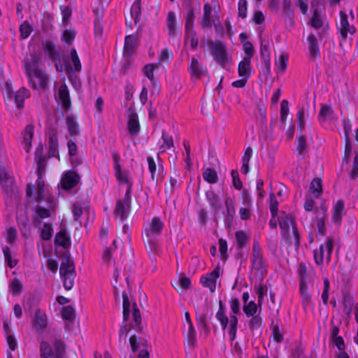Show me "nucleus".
Instances as JSON below:
<instances>
[{
  "label": "nucleus",
  "mask_w": 358,
  "mask_h": 358,
  "mask_svg": "<svg viewBox=\"0 0 358 358\" xmlns=\"http://www.w3.org/2000/svg\"><path fill=\"white\" fill-rule=\"evenodd\" d=\"M289 113L288 101L282 100L280 103V120L285 123Z\"/></svg>",
  "instance_id": "nucleus-56"
},
{
  "label": "nucleus",
  "mask_w": 358,
  "mask_h": 358,
  "mask_svg": "<svg viewBox=\"0 0 358 358\" xmlns=\"http://www.w3.org/2000/svg\"><path fill=\"white\" fill-rule=\"evenodd\" d=\"M30 93L28 90L24 87L20 88L17 91L15 96V102L18 108H21L24 106V99L29 97Z\"/></svg>",
  "instance_id": "nucleus-32"
},
{
  "label": "nucleus",
  "mask_w": 358,
  "mask_h": 358,
  "mask_svg": "<svg viewBox=\"0 0 358 358\" xmlns=\"http://www.w3.org/2000/svg\"><path fill=\"white\" fill-rule=\"evenodd\" d=\"M34 127L30 124L26 126L24 131H22L23 144L24 149L26 152H29L31 148V141L34 136Z\"/></svg>",
  "instance_id": "nucleus-20"
},
{
  "label": "nucleus",
  "mask_w": 358,
  "mask_h": 358,
  "mask_svg": "<svg viewBox=\"0 0 358 358\" xmlns=\"http://www.w3.org/2000/svg\"><path fill=\"white\" fill-rule=\"evenodd\" d=\"M310 192L313 194L315 198H318L322 192V180L315 178L313 180L310 186Z\"/></svg>",
  "instance_id": "nucleus-34"
},
{
  "label": "nucleus",
  "mask_w": 358,
  "mask_h": 358,
  "mask_svg": "<svg viewBox=\"0 0 358 358\" xmlns=\"http://www.w3.org/2000/svg\"><path fill=\"white\" fill-rule=\"evenodd\" d=\"M327 206L321 203L320 206L316 207L315 213L317 222L325 221L327 217Z\"/></svg>",
  "instance_id": "nucleus-43"
},
{
  "label": "nucleus",
  "mask_w": 358,
  "mask_h": 358,
  "mask_svg": "<svg viewBox=\"0 0 358 358\" xmlns=\"http://www.w3.org/2000/svg\"><path fill=\"white\" fill-rule=\"evenodd\" d=\"M338 29L341 33L343 38L346 39L348 34H354L357 29L353 25H350L347 14L341 10L340 11V24L338 26Z\"/></svg>",
  "instance_id": "nucleus-14"
},
{
  "label": "nucleus",
  "mask_w": 358,
  "mask_h": 358,
  "mask_svg": "<svg viewBox=\"0 0 358 358\" xmlns=\"http://www.w3.org/2000/svg\"><path fill=\"white\" fill-rule=\"evenodd\" d=\"M187 341L188 345H189L190 347L195 348L196 346V333L193 325H190V327H188Z\"/></svg>",
  "instance_id": "nucleus-40"
},
{
  "label": "nucleus",
  "mask_w": 358,
  "mask_h": 358,
  "mask_svg": "<svg viewBox=\"0 0 358 358\" xmlns=\"http://www.w3.org/2000/svg\"><path fill=\"white\" fill-rule=\"evenodd\" d=\"M9 289L13 295L20 294L22 291V285L17 278H14L10 282Z\"/></svg>",
  "instance_id": "nucleus-46"
},
{
  "label": "nucleus",
  "mask_w": 358,
  "mask_h": 358,
  "mask_svg": "<svg viewBox=\"0 0 358 358\" xmlns=\"http://www.w3.org/2000/svg\"><path fill=\"white\" fill-rule=\"evenodd\" d=\"M206 197L211 208L217 213L221 208L220 200L218 195L213 191H207L206 192Z\"/></svg>",
  "instance_id": "nucleus-28"
},
{
  "label": "nucleus",
  "mask_w": 358,
  "mask_h": 358,
  "mask_svg": "<svg viewBox=\"0 0 358 358\" xmlns=\"http://www.w3.org/2000/svg\"><path fill=\"white\" fill-rule=\"evenodd\" d=\"M138 43L136 36L134 34L128 35L124 39V55H130L137 48Z\"/></svg>",
  "instance_id": "nucleus-26"
},
{
  "label": "nucleus",
  "mask_w": 358,
  "mask_h": 358,
  "mask_svg": "<svg viewBox=\"0 0 358 358\" xmlns=\"http://www.w3.org/2000/svg\"><path fill=\"white\" fill-rule=\"evenodd\" d=\"M283 11L284 13L290 19L291 23L293 24V10L292 9V4L290 0L283 1Z\"/></svg>",
  "instance_id": "nucleus-58"
},
{
  "label": "nucleus",
  "mask_w": 358,
  "mask_h": 358,
  "mask_svg": "<svg viewBox=\"0 0 358 358\" xmlns=\"http://www.w3.org/2000/svg\"><path fill=\"white\" fill-rule=\"evenodd\" d=\"M194 12L192 8L189 9L185 15V34H193L194 30Z\"/></svg>",
  "instance_id": "nucleus-33"
},
{
  "label": "nucleus",
  "mask_w": 358,
  "mask_h": 358,
  "mask_svg": "<svg viewBox=\"0 0 358 358\" xmlns=\"http://www.w3.org/2000/svg\"><path fill=\"white\" fill-rule=\"evenodd\" d=\"M164 227V224L161 218L154 217L145 228L144 233L147 238V243L150 246L151 250H156L157 249L156 240L161 236Z\"/></svg>",
  "instance_id": "nucleus-5"
},
{
  "label": "nucleus",
  "mask_w": 358,
  "mask_h": 358,
  "mask_svg": "<svg viewBox=\"0 0 358 358\" xmlns=\"http://www.w3.org/2000/svg\"><path fill=\"white\" fill-rule=\"evenodd\" d=\"M162 138L163 144L159 147L162 152H165L166 149H170L173 147V137L169 135L165 130L162 131Z\"/></svg>",
  "instance_id": "nucleus-35"
},
{
  "label": "nucleus",
  "mask_w": 358,
  "mask_h": 358,
  "mask_svg": "<svg viewBox=\"0 0 358 358\" xmlns=\"http://www.w3.org/2000/svg\"><path fill=\"white\" fill-rule=\"evenodd\" d=\"M52 236V227L49 223H44L41 229V237L44 241H49Z\"/></svg>",
  "instance_id": "nucleus-47"
},
{
  "label": "nucleus",
  "mask_w": 358,
  "mask_h": 358,
  "mask_svg": "<svg viewBox=\"0 0 358 358\" xmlns=\"http://www.w3.org/2000/svg\"><path fill=\"white\" fill-rule=\"evenodd\" d=\"M224 205L226 211L224 213L227 214H236V206L235 201L231 197H227L224 200Z\"/></svg>",
  "instance_id": "nucleus-54"
},
{
  "label": "nucleus",
  "mask_w": 358,
  "mask_h": 358,
  "mask_svg": "<svg viewBox=\"0 0 358 358\" xmlns=\"http://www.w3.org/2000/svg\"><path fill=\"white\" fill-rule=\"evenodd\" d=\"M176 22L175 13L173 11H169L166 18V24L170 36H174L176 34Z\"/></svg>",
  "instance_id": "nucleus-37"
},
{
  "label": "nucleus",
  "mask_w": 358,
  "mask_h": 358,
  "mask_svg": "<svg viewBox=\"0 0 358 358\" xmlns=\"http://www.w3.org/2000/svg\"><path fill=\"white\" fill-rule=\"evenodd\" d=\"M80 181V176L74 171H68L65 172L61 179L62 187L70 191L73 189Z\"/></svg>",
  "instance_id": "nucleus-13"
},
{
  "label": "nucleus",
  "mask_w": 358,
  "mask_h": 358,
  "mask_svg": "<svg viewBox=\"0 0 358 358\" xmlns=\"http://www.w3.org/2000/svg\"><path fill=\"white\" fill-rule=\"evenodd\" d=\"M55 245H59L64 248H68L71 244L70 237L68 236L65 230H60L55 238Z\"/></svg>",
  "instance_id": "nucleus-29"
},
{
  "label": "nucleus",
  "mask_w": 358,
  "mask_h": 358,
  "mask_svg": "<svg viewBox=\"0 0 358 358\" xmlns=\"http://www.w3.org/2000/svg\"><path fill=\"white\" fill-rule=\"evenodd\" d=\"M220 275V267L217 266L212 272L202 275L200 282L203 287H208L211 292H214L216 289L217 280Z\"/></svg>",
  "instance_id": "nucleus-12"
},
{
  "label": "nucleus",
  "mask_w": 358,
  "mask_h": 358,
  "mask_svg": "<svg viewBox=\"0 0 358 358\" xmlns=\"http://www.w3.org/2000/svg\"><path fill=\"white\" fill-rule=\"evenodd\" d=\"M212 6L206 3L203 6V15L201 22L202 28H211L213 26L212 21Z\"/></svg>",
  "instance_id": "nucleus-24"
},
{
  "label": "nucleus",
  "mask_w": 358,
  "mask_h": 358,
  "mask_svg": "<svg viewBox=\"0 0 358 358\" xmlns=\"http://www.w3.org/2000/svg\"><path fill=\"white\" fill-rule=\"evenodd\" d=\"M209 46L214 59L222 66L227 63V48L223 43L210 42Z\"/></svg>",
  "instance_id": "nucleus-9"
},
{
  "label": "nucleus",
  "mask_w": 358,
  "mask_h": 358,
  "mask_svg": "<svg viewBox=\"0 0 358 358\" xmlns=\"http://www.w3.org/2000/svg\"><path fill=\"white\" fill-rule=\"evenodd\" d=\"M304 116H305V109H304V108L301 107L299 109L297 114H296L298 126L301 130L304 129V128L306 127V120H305Z\"/></svg>",
  "instance_id": "nucleus-57"
},
{
  "label": "nucleus",
  "mask_w": 358,
  "mask_h": 358,
  "mask_svg": "<svg viewBox=\"0 0 358 358\" xmlns=\"http://www.w3.org/2000/svg\"><path fill=\"white\" fill-rule=\"evenodd\" d=\"M301 296L302 298L303 307L306 308L311 303V295L308 292V286H299Z\"/></svg>",
  "instance_id": "nucleus-41"
},
{
  "label": "nucleus",
  "mask_w": 358,
  "mask_h": 358,
  "mask_svg": "<svg viewBox=\"0 0 358 358\" xmlns=\"http://www.w3.org/2000/svg\"><path fill=\"white\" fill-rule=\"evenodd\" d=\"M252 318L249 321V327L250 330L254 331L255 329H257L261 327L262 324V317L257 314L254 316H251Z\"/></svg>",
  "instance_id": "nucleus-49"
},
{
  "label": "nucleus",
  "mask_w": 358,
  "mask_h": 358,
  "mask_svg": "<svg viewBox=\"0 0 358 358\" xmlns=\"http://www.w3.org/2000/svg\"><path fill=\"white\" fill-rule=\"evenodd\" d=\"M131 15L136 24L141 15V0H136L131 8Z\"/></svg>",
  "instance_id": "nucleus-38"
},
{
  "label": "nucleus",
  "mask_w": 358,
  "mask_h": 358,
  "mask_svg": "<svg viewBox=\"0 0 358 358\" xmlns=\"http://www.w3.org/2000/svg\"><path fill=\"white\" fill-rule=\"evenodd\" d=\"M58 102L62 104L65 111H68L71 107L69 90L65 83L62 84L58 89Z\"/></svg>",
  "instance_id": "nucleus-17"
},
{
  "label": "nucleus",
  "mask_w": 358,
  "mask_h": 358,
  "mask_svg": "<svg viewBox=\"0 0 358 358\" xmlns=\"http://www.w3.org/2000/svg\"><path fill=\"white\" fill-rule=\"evenodd\" d=\"M332 108L327 105H322L318 115V120L323 122L332 114Z\"/></svg>",
  "instance_id": "nucleus-45"
},
{
  "label": "nucleus",
  "mask_w": 358,
  "mask_h": 358,
  "mask_svg": "<svg viewBox=\"0 0 358 358\" xmlns=\"http://www.w3.org/2000/svg\"><path fill=\"white\" fill-rule=\"evenodd\" d=\"M251 262L252 268L263 277L266 273V266L260 245L257 241L253 242Z\"/></svg>",
  "instance_id": "nucleus-8"
},
{
  "label": "nucleus",
  "mask_w": 358,
  "mask_h": 358,
  "mask_svg": "<svg viewBox=\"0 0 358 358\" xmlns=\"http://www.w3.org/2000/svg\"><path fill=\"white\" fill-rule=\"evenodd\" d=\"M218 243L221 258L225 259L227 257V242L223 238H220Z\"/></svg>",
  "instance_id": "nucleus-62"
},
{
  "label": "nucleus",
  "mask_w": 358,
  "mask_h": 358,
  "mask_svg": "<svg viewBox=\"0 0 358 358\" xmlns=\"http://www.w3.org/2000/svg\"><path fill=\"white\" fill-rule=\"evenodd\" d=\"M248 3L246 0H239L238 3V15L242 19L247 17Z\"/></svg>",
  "instance_id": "nucleus-53"
},
{
  "label": "nucleus",
  "mask_w": 358,
  "mask_h": 358,
  "mask_svg": "<svg viewBox=\"0 0 358 358\" xmlns=\"http://www.w3.org/2000/svg\"><path fill=\"white\" fill-rule=\"evenodd\" d=\"M59 273L64 287L70 290L74 285V280L76 275L73 261L69 255L63 257L60 265Z\"/></svg>",
  "instance_id": "nucleus-3"
},
{
  "label": "nucleus",
  "mask_w": 358,
  "mask_h": 358,
  "mask_svg": "<svg viewBox=\"0 0 358 358\" xmlns=\"http://www.w3.org/2000/svg\"><path fill=\"white\" fill-rule=\"evenodd\" d=\"M353 305L354 299L352 296L350 294H345L343 300V312L348 319L351 317V313Z\"/></svg>",
  "instance_id": "nucleus-31"
},
{
  "label": "nucleus",
  "mask_w": 358,
  "mask_h": 358,
  "mask_svg": "<svg viewBox=\"0 0 358 358\" xmlns=\"http://www.w3.org/2000/svg\"><path fill=\"white\" fill-rule=\"evenodd\" d=\"M307 148L306 138L303 135H299L296 141V150L299 155H303Z\"/></svg>",
  "instance_id": "nucleus-50"
},
{
  "label": "nucleus",
  "mask_w": 358,
  "mask_h": 358,
  "mask_svg": "<svg viewBox=\"0 0 358 358\" xmlns=\"http://www.w3.org/2000/svg\"><path fill=\"white\" fill-rule=\"evenodd\" d=\"M48 149L50 157H57L59 155L58 138L55 131H52L49 134Z\"/></svg>",
  "instance_id": "nucleus-25"
},
{
  "label": "nucleus",
  "mask_w": 358,
  "mask_h": 358,
  "mask_svg": "<svg viewBox=\"0 0 358 358\" xmlns=\"http://www.w3.org/2000/svg\"><path fill=\"white\" fill-rule=\"evenodd\" d=\"M243 50L245 52L244 58H249L252 59L254 55V47L252 43L246 41L243 44Z\"/></svg>",
  "instance_id": "nucleus-63"
},
{
  "label": "nucleus",
  "mask_w": 358,
  "mask_h": 358,
  "mask_svg": "<svg viewBox=\"0 0 358 358\" xmlns=\"http://www.w3.org/2000/svg\"><path fill=\"white\" fill-rule=\"evenodd\" d=\"M71 62L73 65V69L75 71H80L81 70V63L78 56L76 50L73 48L70 52Z\"/></svg>",
  "instance_id": "nucleus-48"
},
{
  "label": "nucleus",
  "mask_w": 358,
  "mask_h": 358,
  "mask_svg": "<svg viewBox=\"0 0 358 358\" xmlns=\"http://www.w3.org/2000/svg\"><path fill=\"white\" fill-rule=\"evenodd\" d=\"M270 197L271 201L269 208L271 214L273 215V217H277L278 212V202L273 194H271Z\"/></svg>",
  "instance_id": "nucleus-59"
},
{
  "label": "nucleus",
  "mask_w": 358,
  "mask_h": 358,
  "mask_svg": "<svg viewBox=\"0 0 358 358\" xmlns=\"http://www.w3.org/2000/svg\"><path fill=\"white\" fill-rule=\"evenodd\" d=\"M310 25L315 29H320L323 26V20L319 14L318 10L315 9L313 11V15L310 20Z\"/></svg>",
  "instance_id": "nucleus-39"
},
{
  "label": "nucleus",
  "mask_w": 358,
  "mask_h": 358,
  "mask_svg": "<svg viewBox=\"0 0 358 358\" xmlns=\"http://www.w3.org/2000/svg\"><path fill=\"white\" fill-rule=\"evenodd\" d=\"M23 63L29 85L34 90L45 89L48 85V76L43 69L41 54L40 52L31 54L24 59Z\"/></svg>",
  "instance_id": "nucleus-1"
},
{
  "label": "nucleus",
  "mask_w": 358,
  "mask_h": 358,
  "mask_svg": "<svg viewBox=\"0 0 358 358\" xmlns=\"http://www.w3.org/2000/svg\"><path fill=\"white\" fill-rule=\"evenodd\" d=\"M127 129L131 136H136L140 131V124L138 117L133 107H129L127 111Z\"/></svg>",
  "instance_id": "nucleus-10"
},
{
  "label": "nucleus",
  "mask_w": 358,
  "mask_h": 358,
  "mask_svg": "<svg viewBox=\"0 0 358 358\" xmlns=\"http://www.w3.org/2000/svg\"><path fill=\"white\" fill-rule=\"evenodd\" d=\"M129 343L133 352H136L141 348V345H145V341H137V338L135 335L131 336L129 338Z\"/></svg>",
  "instance_id": "nucleus-60"
},
{
  "label": "nucleus",
  "mask_w": 358,
  "mask_h": 358,
  "mask_svg": "<svg viewBox=\"0 0 358 358\" xmlns=\"http://www.w3.org/2000/svg\"><path fill=\"white\" fill-rule=\"evenodd\" d=\"M252 65L251 59L249 58H243L238 64V76L241 78H249L251 76Z\"/></svg>",
  "instance_id": "nucleus-23"
},
{
  "label": "nucleus",
  "mask_w": 358,
  "mask_h": 358,
  "mask_svg": "<svg viewBox=\"0 0 358 358\" xmlns=\"http://www.w3.org/2000/svg\"><path fill=\"white\" fill-rule=\"evenodd\" d=\"M334 248V241L328 237L324 244L321 245L319 249L313 251L314 260L317 265L322 266L324 262L327 264L330 262Z\"/></svg>",
  "instance_id": "nucleus-6"
},
{
  "label": "nucleus",
  "mask_w": 358,
  "mask_h": 358,
  "mask_svg": "<svg viewBox=\"0 0 358 358\" xmlns=\"http://www.w3.org/2000/svg\"><path fill=\"white\" fill-rule=\"evenodd\" d=\"M278 221L282 240L288 245L294 244L295 248L298 250L300 246V234L294 217L282 212L278 217Z\"/></svg>",
  "instance_id": "nucleus-2"
},
{
  "label": "nucleus",
  "mask_w": 358,
  "mask_h": 358,
  "mask_svg": "<svg viewBox=\"0 0 358 358\" xmlns=\"http://www.w3.org/2000/svg\"><path fill=\"white\" fill-rule=\"evenodd\" d=\"M203 179L209 183L214 184L218 180L217 172L214 169L207 168L203 172Z\"/></svg>",
  "instance_id": "nucleus-36"
},
{
  "label": "nucleus",
  "mask_w": 358,
  "mask_h": 358,
  "mask_svg": "<svg viewBox=\"0 0 358 358\" xmlns=\"http://www.w3.org/2000/svg\"><path fill=\"white\" fill-rule=\"evenodd\" d=\"M345 212V202L343 200L340 199L334 206L332 213V221L340 224L342 221L343 215Z\"/></svg>",
  "instance_id": "nucleus-22"
},
{
  "label": "nucleus",
  "mask_w": 358,
  "mask_h": 358,
  "mask_svg": "<svg viewBox=\"0 0 358 358\" xmlns=\"http://www.w3.org/2000/svg\"><path fill=\"white\" fill-rule=\"evenodd\" d=\"M235 238L237 243V247L239 250L243 249L250 239V236L245 231L240 230L235 233Z\"/></svg>",
  "instance_id": "nucleus-30"
},
{
  "label": "nucleus",
  "mask_w": 358,
  "mask_h": 358,
  "mask_svg": "<svg viewBox=\"0 0 358 358\" xmlns=\"http://www.w3.org/2000/svg\"><path fill=\"white\" fill-rule=\"evenodd\" d=\"M231 175L233 178L234 187L236 189L241 190L243 187V184L239 178L238 172L236 170H232L231 172Z\"/></svg>",
  "instance_id": "nucleus-64"
},
{
  "label": "nucleus",
  "mask_w": 358,
  "mask_h": 358,
  "mask_svg": "<svg viewBox=\"0 0 358 358\" xmlns=\"http://www.w3.org/2000/svg\"><path fill=\"white\" fill-rule=\"evenodd\" d=\"M0 183L3 192L8 196H13L17 192L13 177L8 176L4 170H0Z\"/></svg>",
  "instance_id": "nucleus-11"
},
{
  "label": "nucleus",
  "mask_w": 358,
  "mask_h": 358,
  "mask_svg": "<svg viewBox=\"0 0 358 358\" xmlns=\"http://www.w3.org/2000/svg\"><path fill=\"white\" fill-rule=\"evenodd\" d=\"M115 176L116 179L122 183L127 184V187L131 186V193L132 192V182L129 180L126 173L122 171L121 168L119 169V171L117 169H114Z\"/></svg>",
  "instance_id": "nucleus-42"
},
{
  "label": "nucleus",
  "mask_w": 358,
  "mask_h": 358,
  "mask_svg": "<svg viewBox=\"0 0 358 358\" xmlns=\"http://www.w3.org/2000/svg\"><path fill=\"white\" fill-rule=\"evenodd\" d=\"M288 57L286 55L282 54L278 60L276 62V66L278 68V71H280L281 73H283L287 69V66Z\"/></svg>",
  "instance_id": "nucleus-51"
},
{
  "label": "nucleus",
  "mask_w": 358,
  "mask_h": 358,
  "mask_svg": "<svg viewBox=\"0 0 358 358\" xmlns=\"http://www.w3.org/2000/svg\"><path fill=\"white\" fill-rule=\"evenodd\" d=\"M31 31V27L27 21L24 22L20 27V36L23 39L28 38Z\"/></svg>",
  "instance_id": "nucleus-55"
},
{
  "label": "nucleus",
  "mask_w": 358,
  "mask_h": 358,
  "mask_svg": "<svg viewBox=\"0 0 358 358\" xmlns=\"http://www.w3.org/2000/svg\"><path fill=\"white\" fill-rule=\"evenodd\" d=\"M308 43V57L310 59H316L320 56L318 41L315 35L311 32L307 37Z\"/></svg>",
  "instance_id": "nucleus-19"
},
{
  "label": "nucleus",
  "mask_w": 358,
  "mask_h": 358,
  "mask_svg": "<svg viewBox=\"0 0 358 358\" xmlns=\"http://www.w3.org/2000/svg\"><path fill=\"white\" fill-rule=\"evenodd\" d=\"M157 67V64H147L143 68V71L145 76L151 81L154 80V70Z\"/></svg>",
  "instance_id": "nucleus-61"
},
{
  "label": "nucleus",
  "mask_w": 358,
  "mask_h": 358,
  "mask_svg": "<svg viewBox=\"0 0 358 358\" xmlns=\"http://www.w3.org/2000/svg\"><path fill=\"white\" fill-rule=\"evenodd\" d=\"M68 132L71 136H76L80 134L79 126L76 119L72 115H68L66 117Z\"/></svg>",
  "instance_id": "nucleus-27"
},
{
  "label": "nucleus",
  "mask_w": 358,
  "mask_h": 358,
  "mask_svg": "<svg viewBox=\"0 0 358 358\" xmlns=\"http://www.w3.org/2000/svg\"><path fill=\"white\" fill-rule=\"evenodd\" d=\"M192 79H200L202 76L207 74V69L196 58L192 57L191 63L187 68Z\"/></svg>",
  "instance_id": "nucleus-15"
},
{
  "label": "nucleus",
  "mask_w": 358,
  "mask_h": 358,
  "mask_svg": "<svg viewBox=\"0 0 358 358\" xmlns=\"http://www.w3.org/2000/svg\"><path fill=\"white\" fill-rule=\"evenodd\" d=\"M299 286L307 285L311 279L314 278L315 273L311 268H308L304 263H300L298 268Z\"/></svg>",
  "instance_id": "nucleus-18"
},
{
  "label": "nucleus",
  "mask_w": 358,
  "mask_h": 358,
  "mask_svg": "<svg viewBox=\"0 0 358 358\" xmlns=\"http://www.w3.org/2000/svg\"><path fill=\"white\" fill-rule=\"evenodd\" d=\"M53 348L45 341L40 342L41 358H64L66 345L60 338L54 341Z\"/></svg>",
  "instance_id": "nucleus-4"
},
{
  "label": "nucleus",
  "mask_w": 358,
  "mask_h": 358,
  "mask_svg": "<svg viewBox=\"0 0 358 358\" xmlns=\"http://www.w3.org/2000/svg\"><path fill=\"white\" fill-rule=\"evenodd\" d=\"M31 324L36 331H43L48 327V317L45 312L38 308L31 320Z\"/></svg>",
  "instance_id": "nucleus-16"
},
{
  "label": "nucleus",
  "mask_w": 358,
  "mask_h": 358,
  "mask_svg": "<svg viewBox=\"0 0 358 358\" xmlns=\"http://www.w3.org/2000/svg\"><path fill=\"white\" fill-rule=\"evenodd\" d=\"M62 315L63 319L72 321L75 318V310L72 306H67L63 308Z\"/></svg>",
  "instance_id": "nucleus-52"
},
{
  "label": "nucleus",
  "mask_w": 358,
  "mask_h": 358,
  "mask_svg": "<svg viewBox=\"0 0 358 358\" xmlns=\"http://www.w3.org/2000/svg\"><path fill=\"white\" fill-rule=\"evenodd\" d=\"M243 309L246 316L248 317H250L251 316L257 315V306L253 301H251L248 303L244 304Z\"/></svg>",
  "instance_id": "nucleus-44"
},
{
  "label": "nucleus",
  "mask_w": 358,
  "mask_h": 358,
  "mask_svg": "<svg viewBox=\"0 0 358 358\" xmlns=\"http://www.w3.org/2000/svg\"><path fill=\"white\" fill-rule=\"evenodd\" d=\"M42 45L45 53L50 59H51L54 62H60L59 54L55 49V46L52 41H43L42 43Z\"/></svg>",
  "instance_id": "nucleus-21"
},
{
  "label": "nucleus",
  "mask_w": 358,
  "mask_h": 358,
  "mask_svg": "<svg viewBox=\"0 0 358 358\" xmlns=\"http://www.w3.org/2000/svg\"><path fill=\"white\" fill-rule=\"evenodd\" d=\"M131 186H129L127 188L124 198L116 201L114 215L119 217L121 221H124L128 217L131 208Z\"/></svg>",
  "instance_id": "nucleus-7"
}]
</instances>
